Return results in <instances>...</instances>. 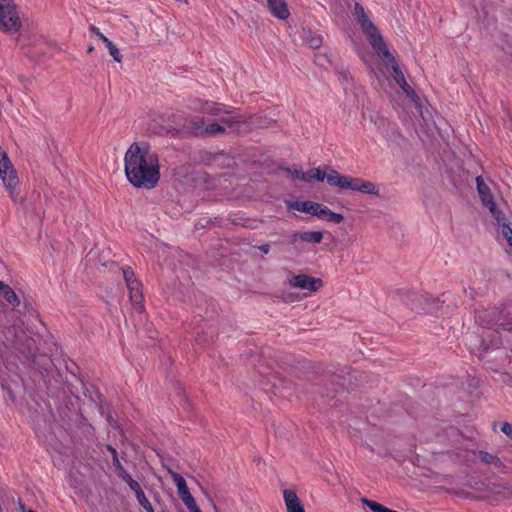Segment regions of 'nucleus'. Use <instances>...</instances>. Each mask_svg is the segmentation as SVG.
<instances>
[{
  "label": "nucleus",
  "instance_id": "24",
  "mask_svg": "<svg viewBox=\"0 0 512 512\" xmlns=\"http://www.w3.org/2000/svg\"><path fill=\"white\" fill-rule=\"evenodd\" d=\"M501 431L512 440V424L504 423L501 427Z\"/></svg>",
  "mask_w": 512,
  "mask_h": 512
},
{
  "label": "nucleus",
  "instance_id": "26",
  "mask_svg": "<svg viewBox=\"0 0 512 512\" xmlns=\"http://www.w3.org/2000/svg\"><path fill=\"white\" fill-rule=\"evenodd\" d=\"M292 175H293L294 178H297V179H300V180L304 181V177L303 176H306V172H304L302 170L295 169L292 172Z\"/></svg>",
  "mask_w": 512,
  "mask_h": 512
},
{
  "label": "nucleus",
  "instance_id": "14",
  "mask_svg": "<svg viewBox=\"0 0 512 512\" xmlns=\"http://www.w3.org/2000/svg\"><path fill=\"white\" fill-rule=\"evenodd\" d=\"M224 130H225V127L219 123H211L209 125H204L203 123L195 124L191 128V131L195 134H203V133L219 134V133L224 132Z\"/></svg>",
  "mask_w": 512,
  "mask_h": 512
},
{
  "label": "nucleus",
  "instance_id": "12",
  "mask_svg": "<svg viewBox=\"0 0 512 512\" xmlns=\"http://www.w3.org/2000/svg\"><path fill=\"white\" fill-rule=\"evenodd\" d=\"M287 207L289 210H296L314 216L318 203L312 201H291L287 203Z\"/></svg>",
  "mask_w": 512,
  "mask_h": 512
},
{
  "label": "nucleus",
  "instance_id": "3",
  "mask_svg": "<svg viewBox=\"0 0 512 512\" xmlns=\"http://www.w3.org/2000/svg\"><path fill=\"white\" fill-rule=\"evenodd\" d=\"M303 177L304 182H311L312 180L323 182L326 180L330 186L337 187L341 190H351L376 197L380 196V187L378 184L359 177L342 175L334 169L322 171L319 168H312L306 171V176Z\"/></svg>",
  "mask_w": 512,
  "mask_h": 512
},
{
  "label": "nucleus",
  "instance_id": "16",
  "mask_svg": "<svg viewBox=\"0 0 512 512\" xmlns=\"http://www.w3.org/2000/svg\"><path fill=\"white\" fill-rule=\"evenodd\" d=\"M298 239L308 243H320L323 239V233L320 231H305L297 233L293 236V241L296 242Z\"/></svg>",
  "mask_w": 512,
  "mask_h": 512
},
{
  "label": "nucleus",
  "instance_id": "19",
  "mask_svg": "<svg viewBox=\"0 0 512 512\" xmlns=\"http://www.w3.org/2000/svg\"><path fill=\"white\" fill-rule=\"evenodd\" d=\"M2 297L8 301L11 305L17 306L19 305L20 301L15 293V290H0Z\"/></svg>",
  "mask_w": 512,
  "mask_h": 512
},
{
  "label": "nucleus",
  "instance_id": "4",
  "mask_svg": "<svg viewBox=\"0 0 512 512\" xmlns=\"http://www.w3.org/2000/svg\"><path fill=\"white\" fill-rule=\"evenodd\" d=\"M476 184L482 204L489 210L498 224L499 238L507 243L510 248L509 253H512V227L507 222L499 205L494 201L490 186L481 176L476 178Z\"/></svg>",
  "mask_w": 512,
  "mask_h": 512
},
{
  "label": "nucleus",
  "instance_id": "18",
  "mask_svg": "<svg viewBox=\"0 0 512 512\" xmlns=\"http://www.w3.org/2000/svg\"><path fill=\"white\" fill-rule=\"evenodd\" d=\"M129 297H130V300H131L133 306L135 307V309L140 313L143 312L144 305H143V294H142L141 290H130Z\"/></svg>",
  "mask_w": 512,
  "mask_h": 512
},
{
  "label": "nucleus",
  "instance_id": "17",
  "mask_svg": "<svg viewBox=\"0 0 512 512\" xmlns=\"http://www.w3.org/2000/svg\"><path fill=\"white\" fill-rule=\"evenodd\" d=\"M302 38L312 48H319L322 44V37L310 30H304Z\"/></svg>",
  "mask_w": 512,
  "mask_h": 512
},
{
  "label": "nucleus",
  "instance_id": "5",
  "mask_svg": "<svg viewBox=\"0 0 512 512\" xmlns=\"http://www.w3.org/2000/svg\"><path fill=\"white\" fill-rule=\"evenodd\" d=\"M21 27L18 11L10 0L0 5V28L6 32H16Z\"/></svg>",
  "mask_w": 512,
  "mask_h": 512
},
{
  "label": "nucleus",
  "instance_id": "7",
  "mask_svg": "<svg viewBox=\"0 0 512 512\" xmlns=\"http://www.w3.org/2000/svg\"><path fill=\"white\" fill-rule=\"evenodd\" d=\"M168 474L170 475L171 479L173 480L174 484L177 487V492L184 503V505L188 508L192 504L196 503L194 497L191 495L189 488L187 486L186 480L177 472L168 469Z\"/></svg>",
  "mask_w": 512,
  "mask_h": 512
},
{
  "label": "nucleus",
  "instance_id": "11",
  "mask_svg": "<svg viewBox=\"0 0 512 512\" xmlns=\"http://www.w3.org/2000/svg\"><path fill=\"white\" fill-rule=\"evenodd\" d=\"M314 216L333 223H341L344 220V216L342 214L333 212L328 207L320 203H318V208Z\"/></svg>",
  "mask_w": 512,
  "mask_h": 512
},
{
  "label": "nucleus",
  "instance_id": "20",
  "mask_svg": "<svg viewBox=\"0 0 512 512\" xmlns=\"http://www.w3.org/2000/svg\"><path fill=\"white\" fill-rule=\"evenodd\" d=\"M135 496H136V499H137L139 505L142 506L146 512H155L152 507V504L149 502V500L145 496L143 490L141 492H139L138 494H136Z\"/></svg>",
  "mask_w": 512,
  "mask_h": 512
},
{
  "label": "nucleus",
  "instance_id": "30",
  "mask_svg": "<svg viewBox=\"0 0 512 512\" xmlns=\"http://www.w3.org/2000/svg\"><path fill=\"white\" fill-rule=\"evenodd\" d=\"M376 118L379 119V126L384 125V120L376 116Z\"/></svg>",
  "mask_w": 512,
  "mask_h": 512
},
{
  "label": "nucleus",
  "instance_id": "9",
  "mask_svg": "<svg viewBox=\"0 0 512 512\" xmlns=\"http://www.w3.org/2000/svg\"><path fill=\"white\" fill-rule=\"evenodd\" d=\"M283 497L287 512H305L300 499L293 490H284Z\"/></svg>",
  "mask_w": 512,
  "mask_h": 512
},
{
  "label": "nucleus",
  "instance_id": "1",
  "mask_svg": "<svg viewBox=\"0 0 512 512\" xmlns=\"http://www.w3.org/2000/svg\"><path fill=\"white\" fill-rule=\"evenodd\" d=\"M354 16L359 22L363 32L368 37L370 44L372 45L376 53L387 63V65H391L393 78L397 82V84L402 88L404 94L406 95V99L408 101L407 106L409 108H414L418 113L419 117L426 124L432 122V113L426 103V100L423 99L419 94H417L407 84L402 71L399 69L394 58L390 55L389 50L383 41V38L379 35L374 24L366 16L363 7L357 3L355 4L354 7Z\"/></svg>",
  "mask_w": 512,
  "mask_h": 512
},
{
  "label": "nucleus",
  "instance_id": "10",
  "mask_svg": "<svg viewBox=\"0 0 512 512\" xmlns=\"http://www.w3.org/2000/svg\"><path fill=\"white\" fill-rule=\"evenodd\" d=\"M268 7L273 16L285 20L290 12L285 0H267Z\"/></svg>",
  "mask_w": 512,
  "mask_h": 512
},
{
  "label": "nucleus",
  "instance_id": "15",
  "mask_svg": "<svg viewBox=\"0 0 512 512\" xmlns=\"http://www.w3.org/2000/svg\"><path fill=\"white\" fill-rule=\"evenodd\" d=\"M114 269L121 270L123 278L128 288H135L136 286H142L143 284L136 278L134 271L129 267L119 268L115 263H111Z\"/></svg>",
  "mask_w": 512,
  "mask_h": 512
},
{
  "label": "nucleus",
  "instance_id": "13",
  "mask_svg": "<svg viewBox=\"0 0 512 512\" xmlns=\"http://www.w3.org/2000/svg\"><path fill=\"white\" fill-rule=\"evenodd\" d=\"M91 31L100 39L103 41L105 46L107 47L109 54L113 57V59L117 62H121V54L119 49L113 44L112 41H110L106 36H104L98 28L92 27Z\"/></svg>",
  "mask_w": 512,
  "mask_h": 512
},
{
  "label": "nucleus",
  "instance_id": "27",
  "mask_svg": "<svg viewBox=\"0 0 512 512\" xmlns=\"http://www.w3.org/2000/svg\"><path fill=\"white\" fill-rule=\"evenodd\" d=\"M124 482L129 485L130 482H132L134 479L131 477V475L126 471L122 472V474L119 476Z\"/></svg>",
  "mask_w": 512,
  "mask_h": 512
},
{
  "label": "nucleus",
  "instance_id": "25",
  "mask_svg": "<svg viewBox=\"0 0 512 512\" xmlns=\"http://www.w3.org/2000/svg\"><path fill=\"white\" fill-rule=\"evenodd\" d=\"M128 486L135 493V495L142 491L140 484L135 480L130 482Z\"/></svg>",
  "mask_w": 512,
  "mask_h": 512
},
{
  "label": "nucleus",
  "instance_id": "23",
  "mask_svg": "<svg viewBox=\"0 0 512 512\" xmlns=\"http://www.w3.org/2000/svg\"><path fill=\"white\" fill-rule=\"evenodd\" d=\"M478 457H479L480 461L485 464H494V463L498 462V459L488 452L480 451L478 453Z\"/></svg>",
  "mask_w": 512,
  "mask_h": 512
},
{
  "label": "nucleus",
  "instance_id": "8",
  "mask_svg": "<svg viewBox=\"0 0 512 512\" xmlns=\"http://www.w3.org/2000/svg\"><path fill=\"white\" fill-rule=\"evenodd\" d=\"M288 284L293 288H319L323 286L320 278H315L305 274L291 275L288 278Z\"/></svg>",
  "mask_w": 512,
  "mask_h": 512
},
{
  "label": "nucleus",
  "instance_id": "6",
  "mask_svg": "<svg viewBox=\"0 0 512 512\" xmlns=\"http://www.w3.org/2000/svg\"><path fill=\"white\" fill-rule=\"evenodd\" d=\"M203 112L215 115L229 128L239 130V124L243 121L240 116L234 112L227 111L222 105L214 102H205L202 107Z\"/></svg>",
  "mask_w": 512,
  "mask_h": 512
},
{
  "label": "nucleus",
  "instance_id": "31",
  "mask_svg": "<svg viewBox=\"0 0 512 512\" xmlns=\"http://www.w3.org/2000/svg\"><path fill=\"white\" fill-rule=\"evenodd\" d=\"M93 50H94V47H93V46H89V47H88V53L93 52Z\"/></svg>",
  "mask_w": 512,
  "mask_h": 512
},
{
  "label": "nucleus",
  "instance_id": "21",
  "mask_svg": "<svg viewBox=\"0 0 512 512\" xmlns=\"http://www.w3.org/2000/svg\"><path fill=\"white\" fill-rule=\"evenodd\" d=\"M276 296L282 298L285 302H294L300 299L299 295L291 290H279V294Z\"/></svg>",
  "mask_w": 512,
  "mask_h": 512
},
{
  "label": "nucleus",
  "instance_id": "22",
  "mask_svg": "<svg viewBox=\"0 0 512 512\" xmlns=\"http://www.w3.org/2000/svg\"><path fill=\"white\" fill-rule=\"evenodd\" d=\"M109 450L111 451L112 456H113V465L115 467L117 475L120 476L122 474V472H126V470L124 469L123 465L121 464V462L117 456L116 450L112 447H109Z\"/></svg>",
  "mask_w": 512,
  "mask_h": 512
},
{
  "label": "nucleus",
  "instance_id": "29",
  "mask_svg": "<svg viewBox=\"0 0 512 512\" xmlns=\"http://www.w3.org/2000/svg\"><path fill=\"white\" fill-rule=\"evenodd\" d=\"M259 249H260L263 253L267 254V253L269 252V250H270V247H269V245L264 244V245L260 246V247H259Z\"/></svg>",
  "mask_w": 512,
  "mask_h": 512
},
{
  "label": "nucleus",
  "instance_id": "32",
  "mask_svg": "<svg viewBox=\"0 0 512 512\" xmlns=\"http://www.w3.org/2000/svg\"><path fill=\"white\" fill-rule=\"evenodd\" d=\"M0 288H8V286L4 285L3 283L0 282Z\"/></svg>",
  "mask_w": 512,
  "mask_h": 512
},
{
  "label": "nucleus",
  "instance_id": "28",
  "mask_svg": "<svg viewBox=\"0 0 512 512\" xmlns=\"http://www.w3.org/2000/svg\"><path fill=\"white\" fill-rule=\"evenodd\" d=\"M190 512H202L196 503L192 504L187 508Z\"/></svg>",
  "mask_w": 512,
  "mask_h": 512
},
{
  "label": "nucleus",
  "instance_id": "33",
  "mask_svg": "<svg viewBox=\"0 0 512 512\" xmlns=\"http://www.w3.org/2000/svg\"><path fill=\"white\" fill-rule=\"evenodd\" d=\"M28 512H36V511H34V510H29Z\"/></svg>",
  "mask_w": 512,
  "mask_h": 512
},
{
  "label": "nucleus",
  "instance_id": "2",
  "mask_svg": "<svg viewBox=\"0 0 512 512\" xmlns=\"http://www.w3.org/2000/svg\"><path fill=\"white\" fill-rule=\"evenodd\" d=\"M125 174L137 188H154L160 179L157 154L147 143H133L125 153Z\"/></svg>",
  "mask_w": 512,
  "mask_h": 512
}]
</instances>
